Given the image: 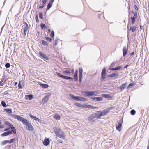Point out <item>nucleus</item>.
I'll return each mask as SVG.
<instances>
[{"label": "nucleus", "mask_w": 149, "mask_h": 149, "mask_svg": "<svg viewBox=\"0 0 149 149\" xmlns=\"http://www.w3.org/2000/svg\"><path fill=\"white\" fill-rule=\"evenodd\" d=\"M88 104H82V108H88Z\"/></svg>", "instance_id": "nucleus-55"}, {"label": "nucleus", "mask_w": 149, "mask_h": 149, "mask_svg": "<svg viewBox=\"0 0 149 149\" xmlns=\"http://www.w3.org/2000/svg\"><path fill=\"white\" fill-rule=\"evenodd\" d=\"M97 112L91 114L88 118V120L91 122H95L97 120Z\"/></svg>", "instance_id": "nucleus-1"}, {"label": "nucleus", "mask_w": 149, "mask_h": 149, "mask_svg": "<svg viewBox=\"0 0 149 149\" xmlns=\"http://www.w3.org/2000/svg\"><path fill=\"white\" fill-rule=\"evenodd\" d=\"M51 95V93H48L47 94V95H46V96H47V98H48L49 99V97Z\"/></svg>", "instance_id": "nucleus-62"}, {"label": "nucleus", "mask_w": 149, "mask_h": 149, "mask_svg": "<svg viewBox=\"0 0 149 149\" xmlns=\"http://www.w3.org/2000/svg\"><path fill=\"white\" fill-rule=\"evenodd\" d=\"M23 124L26 126V128L28 130L32 131L33 130H34L33 127L31 125V123L27 119Z\"/></svg>", "instance_id": "nucleus-2"}, {"label": "nucleus", "mask_w": 149, "mask_h": 149, "mask_svg": "<svg viewBox=\"0 0 149 149\" xmlns=\"http://www.w3.org/2000/svg\"><path fill=\"white\" fill-rule=\"evenodd\" d=\"M45 38L46 40L49 41L50 42H51L52 41V39L51 38L47 36L45 37Z\"/></svg>", "instance_id": "nucleus-47"}, {"label": "nucleus", "mask_w": 149, "mask_h": 149, "mask_svg": "<svg viewBox=\"0 0 149 149\" xmlns=\"http://www.w3.org/2000/svg\"><path fill=\"white\" fill-rule=\"evenodd\" d=\"M23 84V82L21 81H20L18 84V87L20 89H22L23 87H22V85Z\"/></svg>", "instance_id": "nucleus-28"}, {"label": "nucleus", "mask_w": 149, "mask_h": 149, "mask_svg": "<svg viewBox=\"0 0 149 149\" xmlns=\"http://www.w3.org/2000/svg\"><path fill=\"white\" fill-rule=\"evenodd\" d=\"M47 1V0H43L42 1V5L43 6V7H45V4L46 2Z\"/></svg>", "instance_id": "nucleus-41"}, {"label": "nucleus", "mask_w": 149, "mask_h": 149, "mask_svg": "<svg viewBox=\"0 0 149 149\" xmlns=\"http://www.w3.org/2000/svg\"><path fill=\"white\" fill-rule=\"evenodd\" d=\"M49 99L47 97V96H45V97L42 99V100L44 103H46L48 101Z\"/></svg>", "instance_id": "nucleus-30"}, {"label": "nucleus", "mask_w": 149, "mask_h": 149, "mask_svg": "<svg viewBox=\"0 0 149 149\" xmlns=\"http://www.w3.org/2000/svg\"><path fill=\"white\" fill-rule=\"evenodd\" d=\"M39 18L41 19H42L43 18L42 13V12H39Z\"/></svg>", "instance_id": "nucleus-44"}, {"label": "nucleus", "mask_w": 149, "mask_h": 149, "mask_svg": "<svg viewBox=\"0 0 149 149\" xmlns=\"http://www.w3.org/2000/svg\"><path fill=\"white\" fill-rule=\"evenodd\" d=\"M4 127H4V125H0V129H2L3 128H4Z\"/></svg>", "instance_id": "nucleus-64"}, {"label": "nucleus", "mask_w": 149, "mask_h": 149, "mask_svg": "<svg viewBox=\"0 0 149 149\" xmlns=\"http://www.w3.org/2000/svg\"><path fill=\"white\" fill-rule=\"evenodd\" d=\"M10 65L9 63H8L5 65V67L6 68H9L10 67Z\"/></svg>", "instance_id": "nucleus-51"}, {"label": "nucleus", "mask_w": 149, "mask_h": 149, "mask_svg": "<svg viewBox=\"0 0 149 149\" xmlns=\"http://www.w3.org/2000/svg\"><path fill=\"white\" fill-rule=\"evenodd\" d=\"M29 116L32 118L34 119L35 121H39V119L36 117V116H34L32 115L31 114H30L29 115Z\"/></svg>", "instance_id": "nucleus-20"}, {"label": "nucleus", "mask_w": 149, "mask_h": 149, "mask_svg": "<svg viewBox=\"0 0 149 149\" xmlns=\"http://www.w3.org/2000/svg\"><path fill=\"white\" fill-rule=\"evenodd\" d=\"M15 140V138H13L12 139H11L10 141V143H13Z\"/></svg>", "instance_id": "nucleus-52"}, {"label": "nucleus", "mask_w": 149, "mask_h": 149, "mask_svg": "<svg viewBox=\"0 0 149 149\" xmlns=\"http://www.w3.org/2000/svg\"><path fill=\"white\" fill-rule=\"evenodd\" d=\"M109 70H111L113 71V70H116V68H109Z\"/></svg>", "instance_id": "nucleus-59"}, {"label": "nucleus", "mask_w": 149, "mask_h": 149, "mask_svg": "<svg viewBox=\"0 0 149 149\" xmlns=\"http://www.w3.org/2000/svg\"><path fill=\"white\" fill-rule=\"evenodd\" d=\"M29 27H26L25 26L23 28L24 32H27V31H28V32H29Z\"/></svg>", "instance_id": "nucleus-34"}, {"label": "nucleus", "mask_w": 149, "mask_h": 149, "mask_svg": "<svg viewBox=\"0 0 149 149\" xmlns=\"http://www.w3.org/2000/svg\"><path fill=\"white\" fill-rule=\"evenodd\" d=\"M53 118L56 120H59L60 119V116L58 114H55L53 116Z\"/></svg>", "instance_id": "nucleus-25"}, {"label": "nucleus", "mask_w": 149, "mask_h": 149, "mask_svg": "<svg viewBox=\"0 0 149 149\" xmlns=\"http://www.w3.org/2000/svg\"><path fill=\"white\" fill-rule=\"evenodd\" d=\"M97 108L98 107H94L91 105H88V108H91L92 109H94Z\"/></svg>", "instance_id": "nucleus-37"}, {"label": "nucleus", "mask_w": 149, "mask_h": 149, "mask_svg": "<svg viewBox=\"0 0 149 149\" xmlns=\"http://www.w3.org/2000/svg\"><path fill=\"white\" fill-rule=\"evenodd\" d=\"M42 44L44 45H46L47 46H48V45L47 43V42L43 40L42 41Z\"/></svg>", "instance_id": "nucleus-45"}, {"label": "nucleus", "mask_w": 149, "mask_h": 149, "mask_svg": "<svg viewBox=\"0 0 149 149\" xmlns=\"http://www.w3.org/2000/svg\"><path fill=\"white\" fill-rule=\"evenodd\" d=\"M69 96L71 98L75 101H78L79 100V96H74V95L71 94H70Z\"/></svg>", "instance_id": "nucleus-12"}, {"label": "nucleus", "mask_w": 149, "mask_h": 149, "mask_svg": "<svg viewBox=\"0 0 149 149\" xmlns=\"http://www.w3.org/2000/svg\"><path fill=\"white\" fill-rule=\"evenodd\" d=\"M50 142V141L49 138H45L43 143L44 145L47 146L49 144Z\"/></svg>", "instance_id": "nucleus-11"}, {"label": "nucleus", "mask_w": 149, "mask_h": 149, "mask_svg": "<svg viewBox=\"0 0 149 149\" xmlns=\"http://www.w3.org/2000/svg\"><path fill=\"white\" fill-rule=\"evenodd\" d=\"M40 26L41 27V28L42 29H45L46 28V26L45 25L42 23H41L40 24Z\"/></svg>", "instance_id": "nucleus-31"}, {"label": "nucleus", "mask_w": 149, "mask_h": 149, "mask_svg": "<svg viewBox=\"0 0 149 149\" xmlns=\"http://www.w3.org/2000/svg\"><path fill=\"white\" fill-rule=\"evenodd\" d=\"M5 25V24L2 27V28H1V31H0V35H1V33L2 32L3 29V28L4 27Z\"/></svg>", "instance_id": "nucleus-63"}, {"label": "nucleus", "mask_w": 149, "mask_h": 149, "mask_svg": "<svg viewBox=\"0 0 149 149\" xmlns=\"http://www.w3.org/2000/svg\"><path fill=\"white\" fill-rule=\"evenodd\" d=\"M10 127L11 129H12V131H13L15 132L16 133V130L15 128L14 127V126L12 125L11 124L9 126Z\"/></svg>", "instance_id": "nucleus-26"}, {"label": "nucleus", "mask_w": 149, "mask_h": 149, "mask_svg": "<svg viewBox=\"0 0 149 149\" xmlns=\"http://www.w3.org/2000/svg\"><path fill=\"white\" fill-rule=\"evenodd\" d=\"M4 110L9 113H11L12 112V109L11 108H5Z\"/></svg>", "instance_id": "nucleus-24"}, {"label": "nucleus", "mask_w": 149, "mask_h": 149, "mask_svg": "<svg viewBox=\"0 0 149 149\" xmlns=\"http://www.w3.org/2000/svg\"><path fill=\"white\" fill-rule=\"evenodd\" d=\"M5 79H6V77L5 76H3L2 78L1 79V81L3 82Z\"/></svg>", "instance_id": "nucleus-54"}, {"label": "nucleus", "mask_w": 149, "mask_h": 149, "mask_svg": "<svg viewBox=\"0 0 149 149\" xmlns=\"http://www.w3.org/2000/svg\"><path fill=\"white\" fill-rule=\"evenodd\" d=\"M39 54L40 56L44 58L46 60L49 59V57L43 53L41 51H40L39 52Z\"/></svg>", "instance_id": "nucleus-10"}, {"label": "nucleus", "mask_w": 149, "mask_h": 149, "mask_svg": "<svg viewBox=\"0 0 149 149\" xmlns=\"http://www.w3.org/2000/svg\"><path fill=\"white\" fill-rule=\"evenodd\" d=\"M136 29V27L135 26H133V27L130 26V29L132 31V32H134Z\"/></svg>", "instance_id": "nucleus-29"}, {"label": "nucleus", "mask_w": 149, "mask_h": 149, "mask_svg": "<svg viewBox=\"0 0 149 149\" xmlns=\"http://www.w3.org/2000/svg\"><path fill=\"white\" fill-rule=\"evenodd\" d=\"M87 100V98L82 97H81L80 96L79 97V100L80 101L82 102H84L86 101Z\"/></svg>", "instance_id": "nucleus-23"}, {"label": "nucleus", "mask_w": 149, "mask_h": 149, "mask_svg": "<svg viewBox=\"0 0 149 149\" xmlns=\"http://www.w3.org/2000/svg\"><path fill=\"white\" fill-rule=\"evenodd\" d=\"M106 75V68L105 67H104L102 70L101 73V79L104 80L105 78Z\"/></svg>", "instance_id": "nucleus-7"}, {"label": "nucleus", "mask_w": 149, "mask_h": 149, "mask_svg": "<svg viewBox=\"0 0 149 149\" xmlns=\"http://www.w3.org/2000/svg\"><path fill=\"white\" fill-rule=\"evenodd\" d=\"M12 117L15 119H17L20 121L22 122L23 123H24V122L26 120V119L25 118L20 116L16 115V114H12Z\"/></svg>", "instance_id": "nucleus-4"}, {"label": "nucleus", "mask_w": 149, "mask_h": 149, "mask_svg": "<svg viewBox=\"0 0 149 149\" xmlns=\"http://www.w3.org/2000/svg\"><path fill=\"white\" fill-rule=\"evenodd\" d=\"M131 20H132V21H131V22H132V24H134L135 23V19H131Z\"/></svg>", "instance_id": "nucleus-60"}, {"label": "nucleus", "mask_w": 149, "mask_h": 149, "mask_svg": "<svg viewBox=\"0 0 149 149\" xmlns=\"http://www.w3.org/2000/svg\"><path fill=\"white\" fill-rule=\"evenodd\" d=\"M119 75V73L118 72H114L113 73L107 75V76L108 77H115Z\"/></svg>", "instance_id": "nucleus-17"}, {"label": "nucleus", "mask_w": 149, "mask_h": 149, "mask_svg": "<svg viewBox=\"0 0 149 149\" xmlns=\"http://www.w3.org/2000/svg\"><path fill=\"white\" fill-rule=\"evenodd\" d=\"M78 71L77 70H76L74 74V80L75 81H77L78 80Z\"/></svg>", "instance_id": "nucleus-18"}, {"label": "nucleus", "mask_w": 149, "mask_h": 149, "mask_svg": "<svg viewBox=\"0 0 149 149\" xmlns=\"http://www.w3.org/2000/svg\"><path fill=\"white\" fill-rule=\"evenodd\" d=\"M115 68H116V70H118L119 69H120L122 68V67L121 66H118Z\"/></svg>", "instance_id": "nucleus-57"}, {"label": "nucleus", "mask_w": 149, "mask_h": 149, "mask_svg": "<svg viewBox=\"0 0 149 149\" xmlns=\"http://www.w3.org/2000/svg\"><path fill=\"white\" fill-rule=\"evenodd\" d=\"M134 15L133 16V17H135V18H136L137 17V13L136 12H135L134 13Z\"/></svg>", "instance_id": "nucleus-56"}, {"label": "nucleus", "mask_w": 149, "mask_h": 149, "mask_svg": "<svg viewBox=\"0 0 149 149\" xmlns=\"http://www.w3.org/2000/svg\"><path fill=\"white\" fill-rule=\"evenodd\" d=\"M93 95H97L99 93L97 91H92Z\"/></svg>", "instance_id": "nucleus-49"}, {"label": "nucleus", "mask_w": 149, "mask_h": 149, "mask_svg": "<svg viewBox=\"0 0 149 149\" xmlns=\"http://www.w3.org/2000/svg\"><path fill=\"white\" fill-rule=\"evenodd\" d=\"M123 122V118H122L119 120L118 124L116 125V129L119 132H120L121 131V128Z\"/></svg>", "instance_id": "nucleus-8"}, {"label": "nucleus", "mask_w": 149, "mask_h": 149, "mask_svg": "<svg viewBox=\"0 0 149 149\" xmlns=\"http://www.w3.org/2000/svg\"><path fill=\"white\" fill-rule=\"evenodd\" d=\"M127 47H126V46L124 47L123 49V57L125 56H126V55L127 54Z\"/></svg>", "instance_id": "nucleus-13"}, {"label": "nucleus", "mask_w": 149, "mask_h": 149, "mask_svg": "<svg viewBox=\"0 0 149 149\" xmlns=\"http://www.w3.org/2000/svg\"><path fill=\"white\" fill-rule=\"evenodd\" d=\"M8 135V134L7 132L6 131L1 134V136L2 137H4L6 136H7Z\"/></svg>", "instance_id": "nucleus-35"}, {"label": "nucleus", "mask_w": 149, "mask_h": 149, "mask_svg": "<svg viewBox=\"0 0 149 149\" xmlns=\"http://www.w3.org/2000/svg\"><path fill=\"white\" fill-rule=\"evenodd\" d=\"M79 82L80 83H81L82 77L83 69L82 68H79Z\"/></svg>", "instance_id": "nucleus-9"}, {"label": "nucleus", "mask_w": 149, "mask_h": 149, "mask_svg": "<svg viewBox=\"0 0 149 149\" xmlns=\"http://www.w3.org/2000/svg\"><path fill=\"white\" fill-rule=\"evenodd\" d=\"M134 8H135V10L136 11H138L139 10V8L137 7L136 5H134Z\"/></svg>", "instance_id": "nucleus-58"}, {"label": "nucleus", "mask_w": 149, "mask_h": 149, "mask_svg": "<svg viewBox=\"0 0 149 149\" xmlns=\"http://www.w3.org/2000/svg\"><path fill=\"white\" fill-rule=\"evenodd\" d=\"M115 108L114 107H110L106 109L108 112H109L110 110H111Z\"/></svg>", "instance_id": "nucleus-32"}, {"label": "nucleus", "mask_w": 149, "mask_h": 149, "mask_svg": "<svg viewBox=\"0 0 149 149\" xmlns=\"http://www.w3.org/2000/svg\"><path fill=\"white\" fill-rule=\"evenodd\" d=\"M35 19L36 21L37 22H39V20L38 18V15L37 14H36V15Z\"/></svg>", "instance_id": "nucleus-46"}, {"label": "nucleus", "mask_w": 149, "mask_h": 149, "mask_svg": "<svg viewBox=\"0 0 149 149\" xmlns=\"http://www.w3.org/2000/svg\"><path fill=\"white\" fill-rule=\"evenodd\" d=\"M39 84L40 85V86L44 88H47L49 87L48 85L44 83H40Z\"/></svg>", "instance_id": "nucleus-19"}, {"label": "nucleus", "mask_w": 149, "mask_h": 149, "mask_svg": "<svg viewBox=\"0 0 149 149\" xmlns=\"http://www.w3.org/2000/svg\"><path fill=\"white\" fill-rule=\"evenodd\" d=\"M135 85V84L133 83H131L129 84L127 87V89H129L131 87Z\"/></svg>", "instance_id": "nucleus-40"}, {"label": "nucleus", "mask_w": 149, "mask_h": 149, "mask_svg": "<svg viewBox=\"0 0 149 149\" xmlns=\"http://www.w3.org/2000/svg\"><path fill=\"white\" fill-rule=\"evenodd\" d=\"M4 124L6 125H7L8 126H10V125L11 124L9 122H8V121H5L4 122Z\"/></svg>", "instance_id": "nucleus-50"}, {"label": "nucleus", "mask_w": 149, "mask_h": 149, "mask_svg": "<svg viewBox=\"0 0 149 149\" xmlns=\"http://www.w3.org/2000/svg\"><path fill=\"white\" fill-rule=\"evenodd\" d=\"M127 82H125L124 84L121 85L119 88L118 89H120V91H123L126 87L127 85Z\"/></svg>", "instance_id": "nucleus-14"}, {"label": "nucleus", "mask_w": 149, "mask_h": 149, "mask_svg": "<svg viewBox=\"0 0 149 149\" xmlns=\"http://www.w3.org/2000/svg\"><path fill=\"white\" fill-rule=\"evenodd\" d=\"M90 98L94 100L97 101H100L103 100V98L102 97H91Z\"/></svg>", "instance_id": "nucleus-16"}, {"label": "nucleus", "mask_w": 149, "mask_h": 149, "mask_svg": "<svg viewBox=\"0 0 149 149\" xmlns=\"http://www.w3.org/2000/svg\"><path fill=\"white\" fill-rule=\"evenodd\" d=\"M57 76L60 77L64 79H66V80H72L73 79V78L68 76L64 75L60 73H57Z\"/></svg>", "instance_id": "nucleus-6"}, {"label": "nucleus", "mask_w": 149, "mask_h": 149, "mask_svg": "<svg viewBox=\"0 0 149 149\" xmlns=\"http://www.w3.org/2000/svg\"><path fill=\"white\" fill-rule=\"evenodd\" d=\"M83 93H84L85 95L88 97L93 96L92 91H84Z\"/></svg>", "instance_id": "nucleus-15"}, {"label": "nucleus", "mask_w": 149, "mask_h": 149, "mask_svg": "<svg viewBox=\"0 0 149 149\" xmlns=\"http://www.w3.org/2000/svg\"><path fill=\"white\" fill-rule=\"evenodd\" d=\"M116 64V63L114 62H113L110 65V67L111 68L113 67V66H114L115 65V64Z\"/></svg>", "instance_id": "nucleus-53"}, {"label": "nucleus", "mask_w": 149, "mask_h": 149, "mask_svg": "<svg viewBox=\"0 0 149 149\" xmlns=\"http://www.w3.org/2000/svg\"><path fill=\"white\" fill-rule=\"evenodd\" d=\"M25 97H28L29 100H31L33 98V95L32 94H29L26 95Z\"/></svg>", "instance_id": "nucleus-27"}, {"label": "nucleus", "mask_w": 149, "mask_h": 149, "mask_svg": "<svg viewBox=\"0 0 149 149\" xmlns=\"http://www.w3.org/2000/svg\"><path fill=\"white\" fill-rule=\"evenodd\" d=\"M1 105L4 107H7L5 101H2L1 102Z\"/></svg>", "instance_id": "nucleus-33"}, {"label": "nucleus", "mask_w": 149, "mask_h": 149, "mask_svg": "<svg viewBox=\"0 0 149 149\" xmlns=\"http://www.w3.org/2000/svg\"><path fill=\"white\" fill-rule=\"evenodd\" d=\"M102 95L103 97L106 98H111L112 97L110 94H103Z\"/></svg>", "instance_id": "nucleus-22"}, {"label": "nucleus", "mask_w": 149, "mask_h": 149, "mask_svg": "<svg viewBox=\"0 0 149 149\" xmlns=\"http://www.w3.org/2000/svg\"><path fill=\"white\" fill-rule=\"evenodd\" d=\"M74 104L77 106V107H82V104H80L79 103L76 102V103H75Z\"/></svg>", "instance_id": "nucleus-36"}, {"label": "nucleus", "mask_w": 149, "mask_h": 149, "mask_svg": "<svg viewBox=\"0 0 149 149\" xmlns=\"http://www.w3.org/2000/svg\"><path fill=\"white\" fill-rule=\"evenodd\" d=\"M8 134V135L11 134L13 132L14 134H15L16 133L12 130H9L7 131Z\"/></svg>", "instance_id": "nucleus-39"}, {"label": "nucleus", "mask_w": 149, "mask_h": 149, "mask_svg": "<svg viewBox=\"0 0 149 149\" xmlns=\"http://www.w3.org/2000/svg\"><path fill=\"white\" fill-rule=\"evenodd\" d=\"M97 119H100L102 116L106 115L108 113V112L106 109L102 111H98L97 112Z\"/></svg>", "instance_id": "nucleus-3"}, {"label": "nucleus", "mask_w": 149, "mask_h": 149, "mask_svg": "<svg viewBox=\"0 0 149 149\" xmlns=\"http://www.w3.org/2000/svg\"><path fill=\"white\" fill-rule=\"evenodd\" d=\"M63 73L64 74H65V73L68 74H70L71 73L70 71L68 70H66L63 71Z\"/></svg>", "instance_id": "nucleus-48"}, {"label": "nucleus", "mask_w": 149, "mask_h": 149, "mask_svg": "<svg viewBox=\"0 0 149 149\" xmlns=\"http://www.w3.org/2000/svg\"><path fill=\"white\" fill-rule=\"evenodd\" d=\"M56 136L60 138L63 139H65V137L63 136L64 132L61 130L59 129L58 131L55 132Z\"/></svg>", "instance_id": "nucleus-5"}, {"label": "nucleus", "mask_w": 149, "mask_h": 149, "mask_svg": "<svg viewBox=\"0 0 149 149\" xmlns=\"http://www.w3.org/2000/svg\"><path fill=\"white\" fill-rule=\"evenodd\" d=\"M53 5V3L49 2L48 4L47 5V7L46 8V11L49 10L50 8L52 7Z\"/></svg>", "instance_id": "nucleus-21"}, {"label": "nucleus", "mask_w": 149, "mask_h": 149, "mask_svg": "<svg viewBox=\"0 0 149 149\" xmlns=\"http://www.w3.org/2000/svg\"><path fill=\"white\" fill-rule=\"evenodd\" d=\"M58 43V39H56L54 42V45L56 46Z\"/></svg>", "instance_id": "nucleus-61"}, {"label": "nucleus", "mask_w": 149, "mask_h": 149, "mask_svg": "<svg viewBox=\"0 0 149 149\" xmlns=\"http://www.w3.org/2000/svg\"><path fill=\"white\" fill-rule=\"evenodd\" d=\"M136 113V111L134 109L130 111V113L132 115H134Z\"/></svg>", "instance_id": "nucleus-42"}, {"label": "nucleus", "mask_w": 149, "mask_h": 149, "mask_svg": "<svg viewBox=\"0 0 149 149\" xmlns=\"http://www.w3.org/2000/svg\"><path fill=\"white\" fill-rule=\"evenodd\" d=\"M7 143V142H6V140L3 141H2L0 143L1 145V146H3L6 144Z\"/></svg>", "instance_id": "nucleus-43"}, {"label": "nucleus", "mask_w": 149, "mask_h": 149, "mask_svg": "<svg viewBox=\"0 0 149 149\" xmlns=\"http://www.w3.org/2000/svg\"><path fill=\"white\" fill-rule=\"evenodd\" d=\"M50 36L52 38H53L54 37V32L53 31H52Z\"/></svg>", "instance_id": "nucleus-38"}]
</instances>
